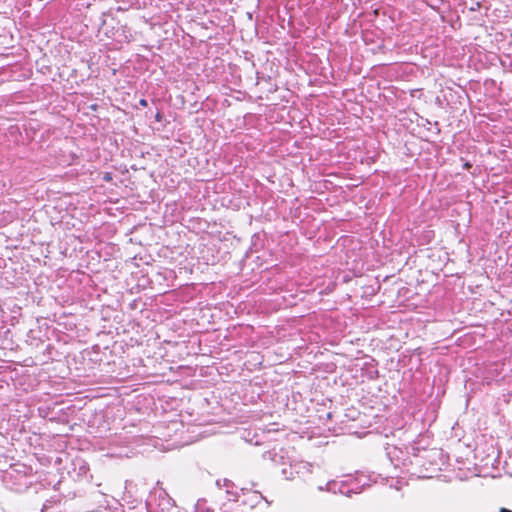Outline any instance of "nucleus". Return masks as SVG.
<instances>
[{
    "label": "nucleus",
    "mask_w": 512,
    "mask_h": 512,
    "mask_svg": "<svg viewBox=\"0 0 512 512\" xmlns=\"http://www.w3.org/2000/svg\"><path fill=\"white\" fill-rule=\"evenodd\" d=\"M139 103H140V105H141V106H143V107H146V106L148 105L147 100H145V99H141V100L139 101Z\"/></svg>",
    "instance_id": "f03ea898"
},
{
    "label": "nucleus",
    "mask_w": 512,
    "mask_h": 512,
    "mask_svg": "<svg viewBox=\"0 0 512 512\" xmlns=\"http://www.w3.org/2000/svg\"><path fill=\"white\" fill-rule=\"evenodd\" d=\"M155 118H156V120H157L158 122H160V121L162 120V115H161V113H159V112H158V113L156 114Z\"/></svg>",
    "instance_id": "7ed1b4c3"
},
{
    "label": "nucleus",
    "mask_w": 512,
    "mask_h": 512,
    "mask_svg": "<svg viewBox=\"0 0 512 512\" xmlns=\"http://www.w3.org/2000/svg\"><path fill=\"white\" fill-rule=\"evenodd\" d=\"M113 177H112V174L110 172H105L103 174V180L106 181V182H110L112 181Z\"/></svg>",
    "instance_id": "f257e3e1"
},
{
    "label": "nucleus",
    "mask_w": 512,
    "mask_h": 512,
    "mask_svg": "<svg viewBox=\"0 0 512 512\" xmlns=\"http://www.w3.org/2000/svg\"><path fill=\"white\" fill-rule=\"evenodd\" d=\"M465 167H466V168H469V167H470V164H469V163H466V164H465Z\"/></svg>",
    "instance_id": "39448f33"
},
{
    "label": "nucleus",
    "mask_w": 512,
    "mask_h": 512,
    "mask_svg": "<svg viewBox=\"0 0 512 512\" xmlns=\"http://www.w3.org/2000/svg\"><path fill=\"white\" fill-rule=\"evenodd\" d=\"M499 512H511L510 510L506 509V508H500V511Z\"/></svg>",
    "instance_id": "20e7f679"
}]
</instances>
